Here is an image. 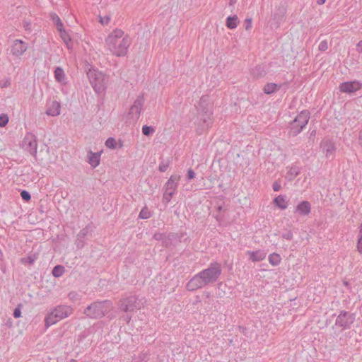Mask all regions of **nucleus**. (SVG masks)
Instances as JSON below:
<instances>
[{"label":"nucleus","mask_w":362,"mask_h":362,"mask_svg":"<svg viewBox=\"0 0 362 362\" xmlns=\"http://www.w3.org/2000/svg\"><path fill=\"white\" fill-rule=\"evenodd\" d=\"M222 273L221 264L217 262H211L209 267L196 274L186 284V289L195 291L198 289L216 283Z\"/></svg>","instance_id":"nucleus-1"},{"label":"nucleus","mask_w":362,"mask_h":362,"mask_svg":"<svg viewBox=\"0 0 362 362\" xmlns=\"http://www.w3.org/2000/svg\"><path fill=\"white\" fill-rule=\"evenodd\" d=\"M112 308L111 300H98L88 305L83 313L91 319H100Z\"/></svg>","instance_id":"nucleus-2"},{"label":"nucleus","mask_w":362,"mask_h":362,"mask_svg":"<svg viewBox=\"0 0 362 362\" xmlns=\"http://www.w3.org/2000/svg\"><path fill=\"white\" fill-rule=\"evenodd\" d=\"M118 310L129 313H134L144 307L143 300L136 295L122 297L117 303Z\"/></svg>","instance_id":"nucleus-3"},{"label":"nucleus","mask_w":362,"mask_h":362,"mask_svg":"<svg viewBox=\"0 0 362 362\" xmlns=\"http://www.w3.org/2000/svg\"><path fill=\"white\" fill-rule=\"evenodd\" d=\"M73 313L71 307L66 305H60L55 307L45 318L46 327L57 323V322L69 317Z\"/></svg>","instance_id":"nucleus-4"},{"label":"nucleus","mask_w":362,"mask_h":362,"mask_svg":"<svg viewBox=\"0 0 362 362\" xmlns=\"http://www.w3.org/2000/svg\"><path fill=\"white\" fill-rule=\"evenodd\" d=\"M310 115L308 110H302L295 119L290 122L288 126V134L290 136H296L303 131L308 123Z\"/></svg>","instance_id":"nucleus-5"},{"label":"nucleus","mask_w":362,"mask_h":362,"mask_svg":"<svg viewBox=\"0 0 362 362\" xmlns=\"http://www.w3.org/2000/svg\"><path fill=\"white\" fill-rule=\"evenodd\" d=\"M89 81L94 90L100 93L105 89V82L104 75L95 69L89 70L87 73Z\"/></svg>","instance_id":"nucleus-6"},{"label":"nucleus","mask_w":362,"mask_h":362,"mask_svg":"<svg viewBox=\"0 0 362 362\" xmlns=\"http://www.w3.org/2000/svg\"><path fill=\"white\" fill-rule=\"evenodd\" d=\"M108 49L117 57H124L128 52L130 45L129 40H113L106 42Z\"/></svg>","instance_id":"nucleus-7"},{"label":"nucleus","mask_w":362,"mask_h":362,"mask_svg":"<svg viewBox=\"0 0 362 362\" xmlns=\"http://www.w3.org/2000/svg\"><path fill=\"white\" fill-rule=\"evenodd\" d=\"M209 97L207 95H203L201 97L197 107L198 110L206 116V117L203 118V123L206 128H209L213 122L211 117L213 115V112L209 107Z\"/></svg>","instance_id":"nucleus-8"},{"label":"nucleus","mask_w":362,"mask_h":362,"mask_svg":"<svg viewBox=\"0 0 362 362\" xmlns=\"http://www.w3.org/2000/svg\"><path fill=\"white\" fill-rule=\"evenodd\" d=\"M354 321V314L341 310L336 319L335 325L341 327L343 329H346L350 328Z\"/></svg>","instance_id":"nucleus-9"},{"label":"nucleus","mask_w":362,"mask_h":362,"mask_svg":"<svg viewBox=\"0 0 362 362\" xmlns=\"http://www.w3.org/2000/svg\"><path fill=\"white\" fill-rule=\"evenodd\" d=\"M28 49V44L20 39L14 40L11 44L8 51L9 55L14 57L20 58Z\"/></svg>","instance_id":"nucleus-10"},{"label":"nucleus","mask_w":362,"mask_h":362,"mask_svg":"<svg viewBox=\"0 0 362 362\" xmlns=\"http://www.w3.org/2000/svg\"><path fill=\"white\" fill-rule=\"evenodd\" d=\"M23 147L31 155L35 156L37 148V142L35 135L33 133H27L23 140Z\"/></svg>","instance_id":"nucleus-11"},{"label":"nucleus","mask_w":362,"mask_h":362,"mask_svg":"<svg viewBox=\"0 0 362 362\" xmlns=\"http://www.w3.org/2000/svg\"><path fill=\"white\" fill-rule=\"evenodd\" d=\"M362 83L358 81H346L341 83L339 86L340 92L344 93H353L360 90Z\"/></svg>","instance_id":"nucleus-12"},{"label":"nucleus","mask_w":362,"mask_h":362,"mask_svg":"<svg viewBox=\"0 0 362 362\" xmlns=\"http://www.w3.org/2000/svg\"><path fill=\"white\" fill-rule=\"evenodd\" d=\"M144 103V96L143 95L138 96L129 109V115L132 118L138 119L140 116Z\"/></svg>","instance_id":"nucleus-13"},{"label":"nucleus","mask_w":362,"mask_h":362,"mask_svg":"<svg viewBox=\"0 0 362 362\" xmlns=\"http://www.w3.org/2000/svg\"><path fill=\"white\" fill-rule=\"evenodd\" d=\"M92 232V227L87 226L81 229L77 235L76 240V246L78 249H81L85 245V238Z\"/></svg>","instance_id":"nucleus-14"},{"label":"nucleus","mask_w":362,"mask_h":362,"mask_svg":"<svg viewBox=\"0 0 362 362\" xmlns=\"http://www.w3.org/2000/svg\"><path fill=\"white\" fill-rule=\"evenodd\" d=\"M176 188L177 182H165L163 198V202L168 204L170 201Z\"/></svg>","instance_id":"nucleus-15"},{"label":"nucleus","mask_w":362,"mask_h":362,"mask_svg":"<svg viewBox=\"0 0 362 362\" xmlns=\"http://www.w3.org/2000/svg\"><path fill=\"white\" fill-rule=\"evenodd\" d=\"M321 148L327 158L333 156L336 151L334 143L329 139L322 141L321 143Z\"/></svg>","instance_id":"nucleus-16"},{"label":"nucleus","mask_w":362,"mask_h":362,"mask_svg":"<svg viewBox=\"0 0 362 362\" xmlns=\"http://www.w3.org/2000/svg\"><path fill=\"white\" fill-rule=\"evenodd\" d=\"M61 105L57 101H52L46 110V115L49 116H58L60 114Z\"/></svg>","instance_id":"nucleus-17"},{"label":"nucleus","mask_w":362,"mask_h":362,"mask_svg":"<svg viewBox=\"0 0 362 362\" xmlns=\"http://www.w3.org/2000/svg\"><path fill=\"white\" fill-rule=\"evenodd\" d=\"M247 254L250 255V259L254 262L263 260L266 257L267 255V253L262 250L247 251Z\"/></svg>","instance_id":"nucleus-18"},{"label":"nucleus","mask_w":362,"mask_h":362,"mask_svg":"<svg viewBox=\"0 0 362 362\" xmlns=\"http://www.w3.org/2000/svg\"><path fill=\"white\" fill-rule=\"evenodd\" d=\"M124 32L120 29H115L107 37L106 42H112L113 40H128L124 37Z\"/></svg>","instance_id":"nucleus-19"},{"label":"nucleus","mask_w":362,"mask_h":362,"mask_svg":"<svg viewBox=\"0 0 362 362\" xmlns=\"http://www.w3.org/2000/svg\"><path fill=\"white\" fill-rule=\"evenodd\" d=\"M300 168L298 165H293L288 168L286 178L291 181L300 173Z\"/></svg>","instance_id":"nucleus-20"},{"label":"nucleus","mask_w":362,"mask_h":362,"mask_svg":"<svg viewBox=\"0 0 362 362\" xmlns=\"http://www.w3.org/2000/svg\"><path fill=\"white\" fill-rule=\"evenodd\" d=\"M296 211L302 215H308L310 212V204L307 201L301 202L296 207Z\"/></svg>","instance_id":"nucleus-21"},{"label":"nucleus","mask_w":362,"mask_h":362,"mask_svg":"<svg viewBox=\"0 0 362 362\" xmlns=\"http://www.w3.org/2000/svg\"><path fill=\"white\" fill-rule=\"evenodd\" d=\"M54 74L55 80L57 82L61 83H65V81L66 78V74L64 73V69L62 67H60V66L56 67L54 69Z\"/></svg>","instance_id":"nucleus-22"},{"label":"nucleus","mask_w":362,"mask_h":362,"mask_svg":"<svg viewBox=\"0 0 362 362\" xmlns=\"http://www.w3.org/2000/svg\"><path fill=\"white\" fill-rule=\"evenodd\" d=\"M100 153H93L90 151L88 153V163L93 167L96 168L100 163Z\"/></svg>","instance_id":"nucleus-23"},{"label":"nucleus","mask_w":362,"mask_h":362,"mask_svg":"<svg viewBox=\"0 0 362 362\" xmlns=\"http://www.w3.org/2000/svg\"><path fill=\"white\" fill-rule=\"evenodd\" d=\"M280 85L275 83H268L263 88V92L267 95L274 93L279 88Z\"/></svg>","instance_id":"nucleus-24"},{"label":"nucleus","mask_w":362,"mask_h":362,"mask_svg":"<svg viewBox=\"0 0 362 362\" xmlns=\"http://www.w3.org/2000/svg\"><path fill=\"white\" fill-rule=\"evenodd\" d=\"M239 21L236 15L229 16L226 18V25L229 29H235L238 25Z\"/></svg>","instance_id":"nucleus-25"},{"label":"nucleus","mask_w":362,"mask_h":362,"mask_svg":"<svg viewBox=\"0 0 362 362\" xmlns=\"http://www.w3.org/2000/svg\"><path fill=\"white\" fill-rule=\"evenodd\" d=\"M268 260L272 266L276 267L281 263V257L279 254L274 252L269 255Z\"/></svg>","instance_id":"nucleus-26"},{"label":"nucleus","mask_w":362,"mask_h":362,"mask_svg":"<svg viewBox=\"0 0 362 362\" xmlns=\"http://www.w3.org/2000/svg\"><path fill=\"white\" fill-rule=\"evenodd\" d=\"M50 18L52 21L53 23L55 25L57 30H60L61 28H64V25L62 21H61L59 16L55 13H52L50 14Z\"/></svg>","instance_id":"nucleus-27"},{"label":"nucleus","mask_w":362,"mask_h":362,"mask_svg":"<svg viewBox=\"0 0 362 362\" xmlns=\"http://www.w3.org/2000/svg\"><path fill=\"white\" fill-rule=\"evenodd\" d=\"M58 32L59 33L60 37L62 39L63 42L69 46V43L71 42V38L69 34V33L64 28H61L60 30H58Z\"/></svg>","instance_id":"nucleus-28"},{"label":"nucleus","mask_w":362,"mask_h":362,"mask_svg":"<svg viewBox=\"0 0 362 362\" xmlns=\"http://www.w3.org/2000/svg\"><path fill=\"white\" fill-rule=\"evenodd\" d=\"M65 272V268L62 265H56L52 271V274L56 278L62 276Z\"/></svg>","instance_id":"nucleus-29"},{"label":"nucleus","mask_w":362,"mask_h":362,"mask_svg":"<svg viewBox=\"0 0 362 362\" xmlns=\"http://www.w3.org/2000/svg\"><path fill=\"white\" fill-rule=\"evenodd\" d=\"M160 160H161L159 164V170L160 172H165L170 165L171 158H167L166 159H164L163 158H160Z\"/></svg>","instance_id":"nucleus-30"},{"label":"nucleus","mask_w":362,"mask_h":362,"mask_svg":"<svg viewBox=\"0 0 362 362\" xmlns=\"http://www.w3.org/2000/svg\"><path fill=\"white\" fill-rule=\"evenodd\" d=\"M274 202L281 209H285L287 208V205L285 204V198L281 195L275 197Z\"/></svg>","instance_id":"nucleus-31"},{"label":"nucleus","mask_w":362,"mask_h":362,"mask_svg":"<svg viewBox=\"0 0 362 362\" xmlns=\"http://www.w3.org/2000/svg\"><path fill=\"white\" fill-rule=\"evenodd\" d=\"M151 216H152V213L148 209V207L146 206H145L141 209V210L139 214V218L141 219H148L150 217H151Z\"/></svg>","instance_id":"nucleus-32"},{"label":"nucleus","mask_w":362,"mask_h":362,"mask_svg":"<svg viewBox=\"0 0 362 362\" xmlns=\"http://www.w3.org/2000/svg\"><path fill=\"white\" fill-rule=\"evenodd\" d=\"M37 259V255L35 254L29 255L25 257H23L21 259V262L22 264H33L35 260Z\"/></svg>","instance_id":"nucleus-33"},{"label":"nucleus","mask_w":362,"mask_h":362,"mask_svg":"<svg viewBox=\"0 0 362 362\" xmlns=\"http://www.w3.org/2000/svg\"><path fill=\"white\" fill-rule=\"evenodd\" d=\"M215 208L217 212L224 213L228 211V206L225 205L224 202L222 200H219L215 205Z\"/></svg>","instance_id":"nucleus-34"},{"label":"nucleus","mask_w":362,"mask_h":362,"mask_svg":"<svg viewBox=\"0 0 362 362\" xmlns=\"http://www.w3.org/2000/svg\"><path fill=\"white\" fill-rule=\"evenodd\" d=\"M357 250L361 254H362V223L358 227Z\"/></svg>","instance_id":"nucleus-35"},{"label":"nucleus","mask_w":362,"mask_h":362,"mask_svg":"<svg viewBox=\"0 0 362 362\" xmlns=\"http://www.w3.org/2000/svg\"><path fill=\"white\" fill-rule=\"evenodd\" d=\"M68 298L69 299L75 303L77 301H79L81 300V296L76 292V291H70L68 293Z\"/></svg>","instance_id":"nucleus-36"},{"label":"nucleus","mask_w":362,"mask_h":362,"mask_svg":"<svg viewBox=\"0 0 362 362\" xmlns=\"http://www.w3.org/2000/svg\"><path fill=\"white\" fill-rule=\"evenodd\" d=\"M155 132V129L151 126L144 125L142 127V133L145 136H150Z\"/></svg>","instance_id":"nucleus-37"},{"label":"nucleus","mask_w":362,"mask_h":362,"mask_svg":"<svg viewBox=\"0 0 362 362\" xmlns=\"http://www.w3.org/2000/svg\"><path fill=\"white\" fill-rule=\"evenodd\" d=\"M106 147L114 149L116 147V141L113 137H109L105 141Z\"/></svg>","instance_id":"nucleus-38"},{"label":"nucleus","mask_w":362,"mask_h":362,"mask_svg":"<svg viewBox=\"0 0 362 362\" xmlns=\"http://www.w3.org/2000/svg\"><path fill=\"white\" fill-rule=\"evenodd\" d=\"M90 334V329H86L84 331H83L78 336V338H77V341L78 343H81L84 339H86V337H88Z\"/></svg>","instance_id":"nucleus-39"},{"label":"nucleus","mask_w":362,"mask_h":362,"mask_svg":"<svg viewBox=\"0 0 362 362\" xmlns=\"http://www.w3.org/2000/svg\"><path fill=\"white\" fill-rule=\"evenodd\" d=\"M98 19H99V22L103 25H107L110 21V16H108V15H105L104 16H98Z\"/></svg>","instance_id":"nucleus-40"},{"label":"nucleus","mask_w":362,"mask_h":362,"mask_svg":"<svg viewBox=\"0 0 362 362\" xmlns=\"http://www.w3.org/2000/svg\"><path fill=\"white\" fill-rule=\"evenodd\" d=\"M8 122V117L6 114L0 115V127H5Z\"/></svg>","instance_id":"nucleus-41"},{"label":"nucleus","mask_w":362,"mask_h":362,"mask_svg":"<svg viewBox=\"0 0 362 362\" xmlns=\"http://www.w3.org/2000/svg\"><path fill=\"white\" fill-rule=\"evenodd\" d=\"M21 197L25 202H29L31 199L30 194L26 190L21 191Z\"/></svg>","instance_id":"nucleus-42"},{"label":"nucleus","mask_w":362,"mask_h":362,"mask_svg":"<svg viewBox=\"0 0 362 362\" xmlns=\"http://www.w3.org/2000/svg\"><path fill=\"white\" fill-rule=\"evenodd\" d=\"M318 49L320 51L325 52L328 49L327 42L326 40H322L320 42Z\"/></svg>","instance_id":"nucleus-43"},{"label":"nucleus","mask_w":362,"mask_h":362,"mask_svg":"<svg viewBox=\"0 0 362 362\" xmlns=\"http://www.w3.org/2000/svg\"><path fill=\"white\" fill-rule=\"evenodd\" d=\"M21 305L19 304L13 310V317L14 318H19L21 316Z\"/></svg>","instance_id":"nucleus-44"},{"label":"nucleus","mask_w":362,"mask_h":362,"mask_svg":"<svg viewBox=\"0 0 362 362\" xmlns=\"http://www.w3.org/2000/svg\"><path fill=\"white\" fill-rule=\"evenodd\" d=\"M132 313H126L125 315H124L121 317V320H122L127 324L129 323V322L131 321L132 317Z\"/></svg>","instance_id":"nucleus-45"},{"label":"nucleus","mask_w":362,"mask_h":362,"mask_svg":"<svg viewBox=\"0 0 362 362\" xmlns=\"http://www.w3.org/2000/svg\"><path fill=\"white\" fill-rule=\"evenodd\" d=\"M214 217L216 218V221L219 223V225H221L224 220V216L222 214V213L218 212L216 214L214 215Z\"/></svg>","instance_id":"nucleus-46"},{"label":"nucleus","mask_w":362,"mask_h":362,"mask_svg":"<svg viewBox=\"0 0 362 362\" xmlns=\"http://www.w3.org/2000/svg\"><path fill=\"white\" fill-rule=\"evenodd\" d=\"M281 237L288 240H291L293 239V233L291 230H287L282 234Z\"/></svg>","instance_id":"nucleus-47"},{"label":"nucleus","mask_w":362,"mask_h":362,"mask_svg":"<svg viewBox=\"0 0 362 362\" xmlns=\"http://www.w3.org/2000/svg\"><path fill=\"white\" fill-rule=\"evenodd\" d=\"M194 177H195V173L194 172V170L192 169L189 168L187 170L186 178L189 180L194 178Z\"/></svg>","instance_id":"nucleus-48"},{"label":"nucleus","mask_w":362,"mask_h":362,"mask_svg":"<svg viewBox=\"0 0 362 362\" xmlns=\"http://www.w3.org/2000/svg\"><path fill=\"white\" fill-rule=\"evenodd\" d=\"M245 28L246 30H249L252 28V19L246 18L245 21Z\"/></svg>","instance_id":"nucleus-49"},{"label":"nucleus","mask_w":362,"mask_h":362,"mask_svg":"<svg viewBox=\"0 0 362 362\" xmlns=\"http://www.w3.org/2000/svg\"><path fill=\"white\" fill-rule=\"evenodd\" d=\"M164 237H165V235L161 233H156L153 235V239H155L156 240H163Z\"/></svg>","instance_id":"nucleus-50"},{"label":"nucleus","mask_w":362,"mask_h":362,"mask_svg":"<svg viewBox=\"0 0 362 362\" xmlns=\"http://www.w3.org/2000/svg\"><path fill=\"white\" fill-rule=\"evenodd\" d=\"M281 186L280 185V182H274L273 184V189L274 191H279L281 189Z\"/></svg>","instance_id":"nucleus-51"},{"label":"nucleus","mask_w":362,"mask_h":362,"mask_svg":"<svg viewBox=\"0 0 362 362\" xmlns=\"http://www.w3.org/2000/svg\"><path fill=\"white\" fill-rule=\"evenodd\" d=\"M315 136H316V130L314 129L310 132L309 139L313 140L314 138L315 137Z\"/></svg>","instance_id":"nucleus-52"},{"label":"nucleus","mask_w":362,"mask_h":362,"mask_svg":"<svg viewBox=\"0 0 362 362\" xmlns=\"http://www.w3.org/2000/svg\"><path fill=\"white\" fill-rule=\"evenodd\" d=\"M357 50L362 53V40H360L356 45Z\"/></svg>","instance_id":"nucleus-53"},{"label":"nucleus","mask_w":362,"mask_h":362,"mask_svg":"<svg viewBox=\"0 0 362 362\" xmlns=\"http://www.w3.org/2000/svg\"><path fill=\"white\" fill-rule=\"evenodd\" d=\"M10 84V82L8 81H6V82H4V83H1V86L2 88H6L7 87L8 85Z\"/></svg>","instance_id":"nucleus-54"},{"label":"nucleus","mask_w":362,"mask_h":362,"mask_svg":"<svg viewBox=\"0 0 362 362\" xmlns=\"http://www.w3.org/2000/svg\"><path fill=\"white\" fill-rule=\"evenodd\" d=\"M326 0H317V4L319 5H322L325 3Z\"/></svg>","instance_id":"nucleus-55"},{"label":"nucleus","mask_w":362,"mask_h":362,"mask_svg":"<svg viewBox=\"0 0 362 362\" xmlns=\"http://www.w3.org/2000/svg\"><path fill=\"white\" fill-rule=\"evenodd\" d=\"M30 26V23H28V22L25 23V25H24V28H25V30L29 29Z\"/></svg>","instance_id":"nucleus-56"},{"label":"nucleus","mask_w":362,"mask_h":362,"mask_svg":"<svg viewBox=\"0 0 362 362\" xmlns=\"http://www.w3.org/2000/svg\"><path fill=\"white\" fill-rule=\"evenodd\" d=\"M236 2V0H230V5H233Z\"/></svg>","instance_id":"nucleus-57"},{"label":"nucleus","mask_w":362,"mask_h":362,"mask_svg":"<svg viewBox=\"0 0 362 362\" xmlns=\"http://www.w3.org/2000/svg\"><path fill=\"white\" fill-rule=\"evenodd\" d=\"M168 182L173 181V177L171 176L170 179L168 180Z\"/></svg>","instance_id":"nucleus-58"},{"label":"nucleus","mask_w":362,"mask_h":362,"mask_svg":"<svg viewBox=\"0 0 362 362\" xmlns=\"http://www.w3.org/2000/svg\"><path fill=\"white\" fill-rule=\"evenodd\" d=\"M69 362H77V361L74 359H71Z\"/></svg>","instance_id":"nucleus-59"}]
</instances>
